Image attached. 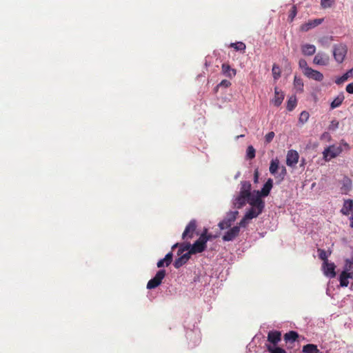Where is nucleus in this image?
<instances>
[{
	"label": "nucleus",
	"instance_id": "obj_1",
	"mask_svg": "<svg viewBox=\"0 0 353 353\" xmlns=\"http://www.w3.org/2000/svg\"><path fill=\"white\" fill-rule=\"evenodd\" d=\"M281 340V332L278 330H271L268 334V341L265 347L270 353H287V352L281 347L278 346V343Z\"/></svg>",
	"mask_w": 353,
	"mask_h": 353
},
{
	"label": "nucleus",
	"instance_id": "obj_2",
	"mask_svg": "<svg viewBox=\"0 0 353 353\" xmlns=\"http://www.w3.org/2000/svg\"><path fill=\"white\" fill-rule=\"evenodd\" d=\"M347 47L344 43L334 44L333 46L332 54L334 60L338 63H342L346 57Z\"/></svg>",
	"mask_w": 353,
	"mask_h": 353
},
{
	"label": "nucleus",
	"instance_id": "obj_3",
	"mask_svg": "<svg viewBox=\"0 0 353 353\" xmlns=\"http://www.w3.org/2000/svg\"><path fill=\"white\" fill-rule=\"evenodd\" d=\"M238 214L239 212L237 210L228 212L223 219L218 224L220 230H224L230 228L232 224L235 221Z\"/></svg>",
	"mask_w": 353,
	"mask_h": 353
},
{
	"label": "nucleus",
	"instance_id": "obj_4",
	"mask_svg": "<svg viewBox=\"0 0 353 353\" xmlns=\"http://www.w3.org/2000/svg\"><path fill=\"white\" fill-rule=\"evenodd\" d=\"M166 275V271L164 269L159 270L155 274V276L152 278L147 283V289L152 290L157 287H159L163 279L165 278Z\"/></svg>",
	"mask_w": 353,
	"mask_h": 353
},
{
	"label": "nucleus",
	"instance_id": "obj_5",
	"mask_svg": "<svg viewBox=\"0 0 353 353\" xmlns=\"http://www.w3.org/2000/svg\"><path fill=\"white\" fill-rule=\"evenodd\" d=\"M261 197L262 196L261 195L253 192V194L247 197V202L251 205L252 208L264 210L265 203Z\"/></svg>",
	"mask_w": 353,
	"mask_h": 353
},
{
	"label": "nucleus",
	"instance_id": "obj_6",
	"mask_svg": "<svg viewBox=\"0 0 353 353\" xmlns=\"http://www.w3.org/2000/svg\"><path fill=\"white\" fill-rule=\"evenodd\" d=\"M197 228V222L195 219H192L186 225L183 234L182 239L188 240L191 239L194 237V234H196L199 235V232H196Z\"/></svg>",
	"mask_w": 353,
	"mask_h": 353
},
{
	"label": "nucleus",
	"instance_id": "obj_7",
	"mask_svg": "<svg viewBox=\"0 0 353 353\" xmlns=\"http://www.w3.org/2000/svg\"><path fill=\"white\" fill-rule=\"evenodd\" d=\"M206 248L207 243H205V240H204L200 234L198 239L194 243L191 244L190 253H192V254L201 253L206 250Z\"/></svg>",
	"mask_w": 353,
	"mask_h": 353
},
{
	"label": "nucleus",
	"instance_id": "obj_8",
	"mask_svg": "<svg viewBox=\"0 0 353 353\" xmlns=\"http://www.w3.org/2000/svg\"><path fill=\"white\" fill-rule=\"evenodd\" d=\"M336 265L333 262L325 261L322 263L323 274L328 278L332 279L336 276Z\"/></svg>",
	"mask_w": 353,
	"mask_h": 353
},
{
	"label": "nucleus",
	"instance_id": "obj_9",
	"mask_svg": "<svg viewBox=\"0 0 353 353\" xmlns=\"http://www.w3.org/2000/svg\"><path fill=\"white\" fill-rule=\"evenodd\" d=\"M341 152L342 149L340 146L336 147L335 145H330L324 150V158L326 160H330L339 155Z\"/></svg>",
	"mask_w": 353,
	"mask_h": 353
},
{
	"label": "nucleus",
	"instance_id": "obj_10",
	"mask_svg": "<svg viewBox=\"0 0 353 353\" xmlns=\"http://www.w3.org/2000/svg\"><path fill=\"white\" fill-rule=\"evenodd\" d=\"M313 63L316 65L326 66L330 63V57L323 52H319L314 57Z\"/></svg>",
	"mask_w": 353,
	"mask_h": 353
},
{
	"label": "nucleus",
	"instance_id": "obj_11",
	"mask_svg": "<svg viewBox=\"0 0 353 353\" xmlns=\"http://www.w3.org/2000/svg\"><path fill=\"white\" fill-rule=\"evenodd\" d=\"M299 158L296 150H290L287 154L286 164L290 167H294L298 163Z\"/></svg>",
	"mask_w": 353,
	"mask_h": 353
},
{
	"label": "nucleus",
	"instance_id": "obj_12",
	"mask_svg": "<svg viewBox=\"0 0 353 353\" xmlns=\"http://www.w3.org/2000/svg\"><path fill=\"white\" fill-rule=\"evenodd\" d=\"M273 187V181L272 179H268L264 183L261 190H254V192L259 194L262 197L268 196Z\"/></svg>",
	"mask_w": 353,
	"mask_h": 353
},
{
	"label": "nucleus",
	"instance_id": "obj_13",
	"mask_svg": "<svg viewBox=\"0 0 353 353\" xmlns=\"http://www.w3.org/2000/svg\"><path fill=\"white\" fill-rule=\"evenodd\" d=\"M324 19H315L313 20H309L307 22L303 23L301 26V30L303 32H307L310 30L318 26L321 24Z\"/></svg>",
	"mask_w": 353,
	"mask_h": 353
},
{
	"label": "nucleus",
	"instance_id": "obj_14",
	"mask_svg": "<svg viewBox=\"0 0 353 353\" xmlns=\"http://www.w3.org/2000/svg\"><path fill=\"white\" fill-rule=\"evenodd\" d=\"M239 226H234L228 230L222 237L223 241H233L239 234Z\"/></svg>",
	"mask_w": 353,
	"mask_h": 353
},
{
	"label": "nucleus",
	"instance_id": "obj_15",
	"mask_svg": "<svg viewBox=\"0 0 353 353\" xmlns=\"http://www.w3.org/2000/svg\"><path fill=\"white\" fill-rule=\"evenodd\" d=\"M191 255H193L192 253H190V251L187 252L185 254L181 255H179V257L176 259L174 262V266L175 268L179 269L185 265L190 259Z\"/></svg>",
	"mask_w": 353,
	"mask_h": 353
},
{
	"label": "nucleus",
	"instance_id": "obj_16",
	"mask_svg": "<svg viewBox=\"0 0 353 353\" xmlns=\"http://www.w3.org/2000/svg\"><path fill=\"white\" fill-rule=\"evenodd\" d=\"M309 79H314L317 81H321L323 79V74L316 70L310 68V69H307V72L304 74Z\"/></svg>",
	"mask_w": 353,
	"mask_h": 353
},
{
	"label": "nucleus",
	"instance_id": "obj_17",
	"mask_svg": "<svg viewBox=\"0 0 353 353\" xmlns=\"http://www.w3.org/2000/svg\"><path fill=\"white\" fill-rule=\"evenodd\" d=\"M342 186L341 188V192L343 194H347L351 190L352 187V180L347 176H345L343 178L341 181Z\"/></svg>",
	"mask_w": 353,
	"mask_h": 353
},
{
	"label": "nucleus",
	"instance_id": "obj_18",
	"mask_svg": "<svg viewBox=\"0 0 353 353\" xmlns=\"http://www.w3.org/2000/svg\"><path fill=\"white\" fill-rule=\"evenodd\" d=\"M274 94L275 96L274 99H272V102L276 107H279L283 103L285 94L282 91H279L277 88H274Z\"/></svg>",
	"mask_w": 353,
	"mask_h": 353
},
{
	"label": "nucleus",
	"instance_id": "obj_19",
	"mask_svg": "<svg viewBox=\"0 0 353 353\" xmlns=\"http://www.w3.org/2000/svg\"><path fill=\"white\" fill-rule=\"evenodd\" d=\"M221 70L223 75L227 77L232 79L236 74V70L232 68L229 64L223 63L221 66Z\"/></svg>",
	"mask_w": 353,
	"mask_h": 353
},
{
	"label": "nucleus",
	"instance_id": "obj_20",
	"mask_svg": "<svg viewBox=\"0 0 353 353\" xmlns=\"http://www.w3.org/2000/svg\"><path fill=\"white\" fill-rule=\"evenodd\" d=\"M241 187L239 193L246 196L247 197L253 194V192H251L252 185L250 181H243L241 182Z\"/></svg>",
	"mask_w": 353,
	"mask_h": 353
},
{
	"label": "nucleus",
	"instance_id": "obj_21",
	"mask_svg": "<svg viewBox=\"0 0 353 353\" xmlns=\"http://www.w3.org/2000/svg\"><path fill=\"white\" fill-rule=\"evenodd\" d=\"M345 99L343 92H341L330 103V110H334L341 105Z\"/></svg>",
	"mask_w": 353,
	"mask_h": 353
},
{
	"label": "nucleus",
	"instance_id": "obj_22",
	"mask_svg": "<svg viewBox=\"0 0 353 353\" xmlns=\"http://www.w3.org/2000/svg\"><path fill=\"white\" fill-rule=\"evenodd\" d=\"M247 202V196L239 193V195L233 200L234 206L238 209L243 208Z\"/></svg>",
	"mask_w": 353,
	"mask_h": 353
},
{
	"label": "nucleus",
	"instance_id": "obj_23",
	"mask_svg": "<svg viewBox=\"0 0 353 353\" xmlns=\"http://www.w3.org/2000/svg\"><path fill=\"white\" fill-rule=\"evenodd\" d=\"M301 52L305 56H311L315 53L316 47L312 44H303L301 46Z\"/></svg>",
	"mask_w": 353,
	"mask_h": 353
},
{
	"label": "nucleus",
	"instance_id": "obj_24",
	"mask_svg": "<svg viewBox=\"0 0 353 353\" xmlns=\"http://www.w3.org/2000/svg\"><path fill=\"white\" fill-rule=\"evenodd\" d=\"M263 210H258L255 208H250L245 214V219H252L254 218L257 217L259 214H261Z\"/></svg>",
	"mask_w": 353,
	"mask_h": 353
},
{
	"label": "nucleus",
	"instance_id": "obj_25",
	"mask_svg": "<svg viewBox=\"0 0 353 353\" xmlns=\"http://www.w3.org/2000/svg\"><path fill=\"white\" fill-rule=\"evenodd\" d=\"M298 337H299L298 332L296 331H293V330L289 331L288 332L285 333L283 336L284 341L286 343H288V342L294 343L296 341Z\"/></svg>",
	"mask_w": 353,
	"mask_h": 353
},
{
	"label": "nucleus",
	"instance_id": "obj_26",
	"mask_svg": "<svg viewBox=\"0 0 353 353\" xmlns=\"http://www.w3.org/2000/svg\"><path fill=\"white\" fill-rule=\"evenodd\" d=\"M353 76V68L348 70L345 74L342 76L337 77L335 80V83L337 85H340L347 80V79L350 77Z\"/></svg>",
	"mask_w": 353,
	"mask_h": 353
},
{
	"label": "nucleus",
	"instance_id": "obj_27",
	"mask_svg": "<svg viewBox=\"0 0 353 353\" xmlns=\"http://www.w3.org/2000/svg\"><path fill=\"white\" fill-rule=\"evenodd\" d=\"M297 99L295 95H292L290 97L287 101L286 109L291 112L292 111L296 106Z\"/></svg>",
	"mask_w": 353,
	"mask_h": 353
},
{
	"label": "nucleus",
	"instance_id": "obj_28",
	"mask_svg": "<svg viewBox=\"0 0 353 353\" xmlns=\"http://www.w3.org/2000/svg\"><path fill=\"white\" fill-rule=\"evenodd\" d=\"M280 168L279 167V161L278 159H272L270 162L269 170L270 172L276 176L277 174L278 170Z\"/></svg>",
	"mask_w": 353,
	"mask_h": 353
},
{
	"label": "nucleus",
	"instance_id": "obj_29",
	"mask_svg": "<svg viewBox=\"0 0 353 353\" xmlns=\"http://www.w3.org/2000/svg\"><path fill=\"white\" fill-rule=\"evenodd\" d=\"M191 249V243L190 242H183V243H179V249H178V251H177V255H181L183 254H184L183 252L185 251H190Z\"/></svg>",
	"mask_w": 353,
	"mask_h": 353
},
{
	"label": "nucleus",
	"instance_id": "obj_30",
	"mask_svg": "<svg viewBox=\"0 0 353 353\" xmlns=\"http://www.w3.org/2000/svg\"><path fill=\"white\" fill-rule=\"evenodd\" d=\"M304 353H319V350L317 348V346L314 344H307L303 347L302 350Z\"/></svg>",
	"mask_w": 353,
	"mask_h": 353
},
{
	"label": "nucleus",
	"instance_id": "obj_31",
	"mask_svg": "<svg viewBox=\"0 0 353 353\" xmlns=\"http://www.w3.org/2000/svg\"><path fill=\"white\" fill-rule=\"evenodd\" d=\"M294 86L300 92L303 91L304 85L303 80L301 77H299L296 75H295L294 78Z\"/></svg>",
	"mask_w": 353,
	"mask_h": 353
},
{
	"label": "nucleus",
	"instance_id": "obj_32",
	"mask_svg": "<svg viewBox=\"0 0 353 353\" xmlns=\"http://www.w3.org/2000/svg\"><path fill=\"white\" fill-rule=\"evenodd\" d=\"M279 170H280V172H277V174L275 176L276 179H279L277 183H280L283 181L287 175V170L284 165H282Z\"/></svg>",
	"mask_w": 353,
	"mask_h": 353
},
{
	"label": "nucleus",
	"instance_id": "obj_33",
	"mask_svg": "<svg viewBox=\"0 0 353 353\" xmlns=\"http://www.w3.org/2000/svg\"><path fill=\"white\" fill-rule=\"evenodd\" d=\"M272 72V76H273V78L274 80H278L281 77V70L280 67L277 64H276V63L273 64Z\"/></svg>",
	"mask_w": 353,
	"mask_h": 353
},
{
	"label": "nucleus",
	"instance_id": "obj_34",
	"mask_svg": "<svg viewBox=\"0 0 353 353\" xmlns=\"http://www.w3.org/2000/svg\"><path fill=\"white\" fill-rule=\"evenodd\" d=\"M349 277H347L346 272H342L339 276L340 285L343 288L347 287L349 284Z\"/></svg>",
	"mask_w": 353,
	"mask_h": 353
},
{
	"label": "nucleus",
	"instance_id": "obj_35",
	"mask_svg": "<svg viewBox=\"0 0 353 353\" xmlns=\"http://www.w3.org/2000/svg\"><path fill=\"white\" fill-rule=\"evenodd\" d=\"M231 85L230 81L223 79L214 88V91L216 93L219 88H227Z\"/></svg>",
	"mask_w": 353,
	"mask_h": 353
},
{
	"label": "nucleus",
	"instance_id": "obj_36",
	"mask_svg": "<svg viewBox=\"0 0 353 353\" xmlns=\"http://www.w3.org/2000/svg\"><path fill=\"white\" fill-rule=\"evenodd\" d=\"M317 252L319 259L323 260V262L328 261L327 257L331 254V251L327 252L323 249H318Z\"/></svg>",
	"mask_w": 353,
	"mask_h": 353
},
{
	"label": "nucleus",
	"instance_id": "obj_37",
	"mask_svg": "<svg viewBox=\"0 0 353 353\" xmlns=\"http://www.w3.org/2000/svg\"><path fill=\"white\" fill-rule=\"evenodd\" d=\"M230 47L233 48L236 51H244L245 50L246 46L243 42L238 41L232 43L230 44Z\"/></svg>",
	"mask_w": 353,
	"mask_h": 353
},
{
	"label": "nucleus",
	"instance_id": "obj_38",
	"mask_svg": "<svg viewBox=\"0 0 353 353\" xmlns=\"http://www.w3.org/2000/svg\"><path fill=\"white\" fill-rule=\"evenodd\" d=\"M256 150L252 145H249L246 150V157L248 159H252L255 157Z\"/></svg>",
	"mask_w": 353,
	"mask_h": 353
},
{
	"label": "nucleus",
	"instance_id": "obj_39",
	"mask_svg": "<svg viewBox=\"0 0 353 353\" xmlns=\"http://www.w3.org/2000/svg\"><path fill=\"white\" fill-rule=\"evenodd\" d=\"M334 2V0H321V6L323 9L331 8Z\"/></svg>",
	"mask_w": 353,
	"mask_h": 353
},
{
	"label": "nucleus",
	"instance_id": "obj_40",
	"mask_svg": "<svg viewBox=\"0 0 353 353\" xmlns=\"http://www.w3.org/2000/svg\"><path fill=\"white\" fill-rule=\"evenodd\" d=\"M297 14V8L296 5H293L288 15V21L292 22Z\"/></svg>",
	"mask_w": 353,
	"mask_h": 353
},
{
	"label": "nucleus",
	"instance_id": "obj_41",
	"mask_svg": "<svg viewBox=\"0 0 353 353\" xmlns=\"http://www.w3.org/2000/svg\"><path fill=\"white\" fill-rule=\"evenodd\" d=\"M299 68L303 70V74L307 72V69H310V67L307 65V61L304 59H301L299 61Z\"/></svg>",
	"mask_w": 353,
	"mask_h": 353
},
{
	"label": "nucleus",
	"instance_id": "obj_42",
	"mask_svg": "<svg viewBox=\"0 0 353 353\" xmlns=\"http://www.w3.org/2000/svg\"><path fill=\"white\" fill-rule=\"evenodd\" d=\"M309 113L307 111H303L300 114L299 121L302 123L307 122L309 119Z\"/></svg>",
	"mask_w": 353,
	"mask_h": 353
},
{
	"label": "nucleus",
	"instance_id": "obj_43",
	"mask_svg": "<svg viewBox=\"0 0 353 353\" xmlns=\"http://www.w3.org/2000/svg\"><path fill=\"white\" fill-rule=\"evenodd\" d=\"M163 259L165 261V267L169 266L171 264L173 259L172 252H169L167 253Z\"/></svg>",
	"mask_w": 353,
	"mask_h": 353
},
{
	"label": "nucleus",
	"instance_id": "obj_44",
	"mask_svg": "<svg viewBox=\"0 0 353 353\" xmlns=\"http://www.w3.org/2000/svg\"><path fill=\"white\" fill-rule=\"evenodd\" d=\"M275 136V134L274 132H270L265 136V143H270L273 140L274 137Z\"/></svg>",
	"mask_w": 353,
	"mask_h": 353
},
{
	"label": "nucleus",
	"instance_id": "obj_45",
	"mask_svg": "<svg viewBox=\"0 0 353 353\" xmlns=\"http://www.w3.org/2000/svg\"><path fill=\"white\" fill-rule=\"evenodd\" d=\"M339 121H337L336 119H334L330 122L328 129L330 130H335L339 128Z\"/></svg>",
	"mask_w": 353,
	"mask_h": 353
},
{
	"label": "nucleus",
	"instance_id": "obj_46",
	"mask_svg": "<svg viewBox=\"0 0 353 353\" xmlns=\"http://www.w3.org/2000/svg\"><path fill=\"white\" fill-rule=\"evenodd\" d=\"M201 235L204 239V240H205L206 243H208V241H212L216 237V236L213 235L212 233H209L207 236H205V234Z\"/></svg>",
	"mask_w": 353,
	"mask_h": 353
},
{
	"label": "nucleus",
	"instance_id": "obj_47",
	"mask_svg": "<svg viewBox=\"0 0 353 353\" xmlns=\"http://www.w3.org/2000/svg\"><path fill=\"white\" fill-rule=\"evenodd\" d=\"M247 220H249L248 219H245V216L243 217V219L239 221L237 226H239V229L241 227L245 228L246 227L248 222Z\"/></svg>",
	"mask_w": 353,
	"mask_h": 353
},
{
	"label": "nucleus",
	"instance_id": "obj_48",
	"mask_svg": "<svg viewBox=\"0 0 353 353\" xmlns=\"http://www.w3.org/2000/svg\"><path fill=\"white\" fill-rule=\"evenodd\" d=\"M345 90L346 92H348L349 94H353V83L347 84Z\"/></svg>",
	"mask_w": 353,
	"mask_h": 353
},
{
	"label": "nucleus",
	"instance_id": "obj_49",
	"mask_svg": "<svg viewBox=\"0 0 353 353\" xmlns=\"http://www.w3.org/2000/svg\"><path fill=\"white\" fill-rule=\"evenodd\" d=\"M157 265L159 268H161L165 266V261L164 259H160L157 263Z\"/></svg>",
	"mask_w": 353,
	"mask_h": 353
},
{
	"label": "nucleus",
	"instance_id": "obj_50",
	"mask_svg": "<svg viewBox=\"0 0 353 353\" xmlns=\"http://www.w3.org/2000/svg\"><path fill=\"white\" fill-rule=\"evenodd\" d=\"M345 266H347L350 268V266H353V255H352V257L350 259H347L345 261Z\"/></svg>",
	"mask_w": 353,
	"mask_h": 353
},
{
	"label": "nucleus",
	"instance_id": "obj_51",
	"mask_svg": "<svg viewBox=\"0 0 353 353\" xmlns=\"http://www.w3.org/2000/svg\"><path fill=\"white\" fill-rule=\"evenodd\" d=\"M258 180H259V171H258V169H256L254 170V182L257 183Z\"/></svg>",
	"mask_w": 353,
	"mask_h": 353
},
{
	"label": "nucleus",
	"instance_id": "obj_52",
	"mask_svg": "<svg viewBox=\"0 0 353 353\" xmlns=\"http://www.w3.org/2000/svg\"><path fill=\"white\" fill-rule=\"evenodd\" d=\"M194 335H196V333L192 330L188 332V338H192Z\"/></svg>",
	"mask_w": 353,
	"mask_h": 353
},
{
	"label": "nucleus",
	"instance_id": "obj_53",
	"mask_svg": "<svg viewBox=\"0 0 353 353\" xmlns=\"http://www.w3.org/2000/svg\"><path fill=\"white\" fill-rule=\"evenodd\" d=\"M208 229L206 228H204L203 232H201V234H205V236H207L208 234Z\"/></svg>",
	"mask_w": 353,
	"mask_h": 353
},
{
	"label": "nucleus",
	"instance_id": "obj_54",
	"mask_svg": "<svg viewBox=\"0 0 353 353\" xmlns=\"http://www.w3.org/2000/svg\"><path fill=\"white\" fill-rule=\"evenodd\" d=\"M179 243H176L175 244H174V245L172 246V250H174V249H175V248H179Z\"/></svg>",
	"mask_w": 353,
	"mask_h": 353
},
{
	"label": "nucleus",
	"instance_id": "obj_55",
	"mask_svg": "<svg viewBox=\"0 0 353 353\" xmlns=\"http://www.w3.org/2000/svg\"><path fill=\"white\" fill-rule=\"evenodd\" d=\"M240 174H241V173H240V172H238L236 174V175L234 176V179H236L240 176Z\"/></svg>",
	"mask_w": 353,
	"mask_h": 353
},
{
	"label": "nucleus",
	"instance_id": "obj_56",
	"mask_svg": "<svg viewBox=\"0 0 353 353\" xmlns=\"http://www.w3.org/2000/svg\"><path fill=\"white\" fill-rule=\"evenodd\" d=\"M242 137H244V134L239 135V136H237L236 138V139H239V138H242Z\"/></svg>",
	"mask_w": 353,
	"mask_h": 353
},
{
	"label": "nucleus",
	"instance_id": "obj_57",
	"mask_svg": "<svg viewBox=\"0 0 353 353\" xmlns=\"http://www.w3.org/2000/svg\"><path fill=\"white\" fill-rule=\"evenodd\" d=\"M285 62L288 63L289 67H290V63L288 62V60L287 59H285Z\"/></svg>",
	"mask_w": 353,
	"mask_h": 353
}]
</instances>
